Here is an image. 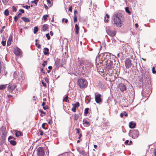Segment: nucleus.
I'll return each mask as SVG.
<instances>
[{
    "instance_id": "f257e3e1",
    "label": "nucleus",
    "mask_w": 156,
    "mask_h": 156,
    "mask_svg": "<svg viewBox=\"0 0 156 156\" xmlns=\"http://www.w3.org/2000/svg\"><path fill=\"white\" fill-rule=\"evenodd\" d=\"M122 16V14L120 13H118L114 15V23L116 26L120 27L122 26L123 23L121 20Z\"/></svg>"
},
{
    "instance_id": "f03ea898",
    "label": "nucleus",
    "mask_w": 156,
    "mask_h": 156,
    "mask_svg": "<svg viewBox=\"0 0 156 156\" xmlns=\"http://www.w3.org/2000/svg\"><path fill=\"white\" fill-rule=\"evenodd\" d=\"M83 69H85L86 72L89 73L92 70L93 68V64L90 61H84L83 63Z\"/></svg>"
},
{
    "instance_id": "7ed1b4c3",
    "label": "nucleus",
    "mask_w": 156,
    "mask_h": 156,
    "mask_svg": "<svg viewBox=\"0 0 156 156\" xmlns=\"http://www.w3.org/2000/svg\"><path fill=\"white\" fill-rule=\"evenodd\" d=\"M78 85L81 88H84L87 86V81L84 79H80L78 80Z\"/></svg>"
},
{
    "instance_id": "20e7f679",
    "label": "nucleus",
    "mask_w": 156,
    "mask_h": 156,
    "mask_svg": "<svg viewBox=\"0 0 156 156\" xmlns=\"http://www.w3.org/2000/svg\"><path fill=\"white\" fill-rule=\"evenodd\" d=\"M66 63V61L64 58H62L61 60L60 59L57 58L55 62V64L58 67L59 66L62 67Z\"/></svg>"
},
{
    "instance_id": "39448f33",
    "label": "nucleus",
    "mask_w": 156,
    "mask_h": 156,
    "mask_svg": "<svg viewBox=\"0 0 156 156\" xmlns=\"http://www.w3.org/2000/svg\"><path fill=\"white\" fill-rule=\"evenodd\" d=\"M114 59L112 58L105 61V64L106 68L108 69H112V66L114 61Z\"/></svg>"
},
{
    "instance_id": "423d86ee",
    "label": "nucleus",
    "mask_w": 156,
    "mask_h": 156,
    "mask_svg": "<svg viewBox=\"0 0 156 156\" xmlns=\"http://www.w3.org/2000/svg\"><path fill=\"white\" fill-rule=\"evenodd\" d=\"M150 76L148 73L145 72L142 75V79L141 81H145L146 82H148L150 80Z\"/></svg>"
},
{
    "instance_id": "0eeeda50",
    "label": "nucleus",
    "mask_w": 156,
    "mask_h": 156,
    "mask_svg": "<svg viewBox=\"0 0 156 156\" xmlns=\"http://www.w3.org/2000/svg\"><path fill=\"white\" fill-rule=\"evenodd\" d=\"M112 66V69L118 70L120 67L119 62L118 61H116L114 60Z\"/></svg>"
},
{
    "instance_id": "6e6552de",
    "label": "nucleus",
    "mask_w": 156,
    "mask_h": 156,
    "mask_svg": "<svg viewBox=\"0 0 156 156\" xmlns=\"http://www.w3.org/2000/svg\"><path fill=\"white\" fill-rule=\"evenodd\" d=\"M111 54L109 53H105L103 55L102 57V60H104L105 61L106 60H109L112 59L111 58Z\"/></svg>"
},
{
    "instance_id": "1a4fd4ad",
    "label": "nucleus",
    "mask_w": 156,
    "mask_h": 156,
    "mask_svg": "<svg viewBox=\"0 0 156 156\" xmlns=\"http://www.w3.org/2000/svg\"><path fill=\"white\" fill-rule=\"evenodd\" d=\"M38 156H44V151L43 147H39L37 150Z\"/></svg>"
},
{
    "instance_id": "9d476101",
    "label": "nucleus",
    "mask_w": 156,
    "mask_h": 156,
    "mask_svg": "<svg viewBox=\"0 0 156 156\" xmlns=\"http://www.w3.org/2000/svg\"><path fill=\"white\" fill-rule=\"evenodd\" d=\"M118 87L122 92H123L126 90V84L124 83H120L119 84L118 86Z\"/></svg>"
},
{
    "instance_id": "9b49d317",
    "label": "nucleus",
    "mask_w": 156,
    "mask_h": 156,
    "mask_svg": "<svg viewBox=\"0 0 156 156\" xmlns=\"http://www.w3.org/2000/svg\"><path fill=\"white\" fill-rule=\"evenodd\" d=\"M14 53L16 55L18 56L22 54V52L20 48L18 47H16L14 49Z\"/></svg>"
},
{
    "instance_id": "f8f14e48",
    "label": "nucleus",
    "mask_w": 156,
    "mask_h": 156,
    "mask_svg": "<svg viewBox=\"0 0 156 156\" xmlns=\"http://www.w3.org/2000/svg\"><path fill=\"white\" fill-rule=\"evenodd\" d=\"M125 62V66L126 68L128 69L132 65L131 61L129 58H126Z\"/></svg>"
},
{
    "instance_id": "ddd939ff",
    "label": "nucleus",
    "mask_w": 156,
    "mask_h": 156,
    "mask_svg": "<svg viewBox=\"0 0 156 156\" xmlns=\"http://www.w3.org/2000/svg\"><path fill=\"white\" fill-rule=\"evenodd\" d=\"M95 101L97 103H99L101 102V95L100 94H98L97 95H96V94H95Z\"/></svg>"
},
{
    "instance_id": "4468645a",
    "label": "nucleus",
    "mask_w": 156,
    "mask_h": 156,
    "mask_svg": "<svg viewBox=\"0 0 156 156\" xmlns=\"http://www.w3.org/2000/svg\"><path fill=\"white\" fill-rule=\"evenodd\" d=\"M139 132L137 130L134 129L133 131V137L134 139H136L138 137Z\"/></svg>"
},
{
    "instance_id": "2eb2a0df",
    "label": "nucleus",
    "mask_w": 156,
    "mask_h": 156,
    "mask_svg": "<svg viewBox=\"0 0 156 156\" xmlns=\"http://www.w3.org/2000/svg\"><path fill=\"white\" fill-rule=\"evenodd\" d=\"M73 108H72V111L74 112H75L76 111V108L80 106V104L79 102H77L76 103L73 104Z\"/></svg>"
},
{
    "instance_id": "dca6fc26",
    "label": "nucleus",
    "mask_w": 156,
    "mask_h": 156,
    "mask_svg": "<svg viewBox=\"0 0 156 156\" xmlns=\"http://www.w3.org/2000/svg\"><path fill=\"white\" fill-rule=\"evenodd\" d=\"M107 34L111 37H113L115 36L116 34L115 31H111L110 29H108L107 31Z\"/></svg>"
},
{
    "instance_id": "f3484780",
    "label": "nucleus",
    "mask_w": 156,
    "mask_h": 156,
    "mask_svg": "<svg viewBox=\"0 0 156 156\" xmlns=\"http://www.w3.org/2000/svg\"><path fill=\"white\" fill-rule=\"evenodd\" d=\"M44 53L45 55H48L49 54V49L47 48H44Z\"/></svg>"
},
{
    "instance_id": "a211bd4d",
    "label": "nucleus",
    "mask_w": 156,
    "mask_h": 156,
    "mask_svg": "<svg viewBox=\"0 0 156 156\" xmlns=\"http://www.w3.org/2000/svg\"><path fill=\"white\" fill-rule=\"evenodd\" d=\"M136 126V123L133 122H130L129 123V126L130 128H133Z\"/></svg>"
},
{
    "instance_id": "6ab92c4d",
    "label": "nucleus",
    "mask_w": 156,
    "mask_h": 156,
    "mask_svg": "<svg viewBox=\"0 0 156 156\" xmlns=\"http://www.w3.org/2000/svg\"><path fill=\"white\" fill-rule=\"evenodd\" d=\"M75 33L76 34L79 33V27L77 24H76L75 25Z\"/></svg>"
},
{
    "instance_id": "aec40b11",
    "label": "nucleus",
    "mask_w": 156,
    "mask_h": 156,
    "mask_svg": "<svg viewBox=\"0 0 156 156\" xmlns=\"http://www.w3.org/2000/svg\"><path fill=\"white\" fill-rule=\"evenodd\" d=\"M48 28V25L47 24H44L43 26L42 30L43 31H45Z\"/></svg>"
},
{
    "instance_id": "412c9836",
    "label": "nucleus",
    "mask_w": 156,
    "mask_h": 156,
    "mask_svg": "<svg viewBox=\"0 0 156 156\" xmlns=\"http://www.w3.org/2000/svg\"><path fill=\"white\" fill-rule=\"evenodd\" d=\"M21 19L25 22H29L30 21V19L28 18L22 17Z\"/></svg>"
},
{
    "instance_id": "4be33fe9",
    "label": "nucleus",
    "mask_w": 156,
    "mask_h": 156,
    "mask_svg": "<svg viewBox=\"0 0 156 156\" xmlns=\"http://www.w3.org/2000/svg\"><path fill=\"white\" fill-rule=\"evenodd\" d=\"M128 115L127 113L125 111H124L120 114L121 117H123V116H127Z\"/></svg>"
},
{
    "instance_id": "5701e85b",
    "label": "nucleus",
    "mask_w": 156,
    "mask_h": 156,
    "mask_svg": "<svg viewBox=\"0 0 156 156\" xmlns=\"http://www.w3.org/2000/svg\"><path fill=\"white\" fill-rule=\"evenodd\" d=\"M16 136L17 137L19 136H21L22 135L21 134V133L20 132V131H16V133L15 134Z\"/></svg>"
},
{
    "instance_id": "b1692460",
    "label": "nucleus",
    "mask_w": 156,
    "mask_h": 156,
    "mask_svg": "<svg viewBox=\"0 0 156 156\" xmlns=\"http://www.w3.org/2000/svg\"><path fill=\"white\" fill-rule=\"evenodd\" d=\"M83 124H85L86 125V126H89L90 125V123L89 122H88L86 120H83Z\"/></svg>"
},
{
    "instance_id": "393cba45",
    "label": "nucleus",
    "mask_w": 156,
    "mask_h": 156,
    "mask_svg": "<svg viewBox=\"0 0 156 156\" xmlns=\"http://www.w3.org/2000/svg\"><path fill=\"white\" fill-rule=\"evenodd\" d=\"M7 84H2L0 85V90H2L5 89L7 86Z\"/></svg>"
},
{
    "instance_id": "a878e982",
    "label": "nucleus",
    "mask_w": 156,
    "mask_h": 156,
    "mask_svg": "<svg viewBox=\"0 0 156 156\" xmlns=\"http://www.w3.org/2000/svg\"><path fill=\"white\" fill-rule=\"evenodd\" d=\"M63 102L65 101L68 103L69 102V100H68V97L67 96H65V97L63 99Z\"/></svg>"
},
{
    "instance_id": "bb28decb",
    "label": "nucleus",
    "mask_w": 156,
    "mask_h": 156,
    "mask_svg": "<svg viewBox=\"0 0 156 156\" xmlns=\"http://www.w3.org/2000/svg\"><path fill=\"white\" fill-rule=\"evenodd\" d=\"M8 90L9 92H12L13 90L12 89V87H11V85H9L8 87Z\"/></svg>"
},
{
    "instance_id": "cd10ccee",
    "label": "nucleus",
    "mask_w": 156,
    "mask_h": 156,
    "mask_svg": "<svg viewBox=\"0 0 156 156\" xmlns=\"http://www.w3.org/2000/svg\"><path fill=\"white\" fill-rule=\"evenodd\" d=\"M9 141L12 145L14 146L16 144V142L15 140H9Z\"/></svg>"
},
{
    "instance_id": "c85d7f7f",
    "label": "nucleus",
    "mask_w": 156,
    "mask_h": 156,
    "mask_svg": "<svg viewBox=\"0 0 156 156\" xmlns=\"http://www.w3.org/2000/svg\"><path fill=\"white\" fill-rule=\"evenodd\" d=\"M126 12L128 13L129 14H131V12L129 10V8L128 7H126L125 8Z\"/></svg>"
},
{
    "instance_id": "c756f323",
    "label": "nucleus",
    "mask_w": 156,
    "mask_h": 156,
    "mask_svg": "<svg viewBox=\"0 0 156 156\" xmlns=\"http://www.w3.org/2000/svg\"><path fill=\"white\" fill-rule=\"evenodd\" d=\"M9 11L8 9H6L5 10L4 14L6 16H7L9 15Z\"/></svg>"
},
{
    "instance_id": "7c9ffc66",
    "label": "nucleus",
    "mask_w": 156,
    "mask_h": 156,
    "mask_svg": "<svg viewBox=\"0 0 156 156\" xmlns=\"http://www.w3.org/2000/svg\"><path fill=\"white\" fill-rule=\"evenodd\" d=\"M38 27H35L34 29V34H36L38 31Z\"/></svg>"
},
{
    "instance_id": "2f4dec72",
    "label": "nucleus",
    "mask_w": 156,
    "mask_h": 156,
    "mask_svg": "<svg viewBox=\"0 0 156 156\" xmlns=\"http://www.w3.org/2000/svg\"><path fill=\"white\" fill-rule=\"evenodd\" d=\"M5 144V139H3L2 140H1V142H0V144L1 145H3L4 144Z\"/></svg>"
},
{
    "instance_id": "473e14b6",
    "label": "nucleus",
    "mask_w": 156,
    "mask_h": 156,
    "mask_svg": "<svg viewBox=\"0 0 156 156\" xmlns=\"http://www.w3.org/2000/svg\"><path fill=\"white\" fill-rule=\"evenodd\" d=\"M13 77L15 78H16L17 77H18V75H17V73L15 71L14 72V74H13Z\"/></svg>"
},
{
    "instance_id": "72a5a7b5",
    "label": "nucleus",
    "mask_w": 156,
    "mask_h": 156,
    "mask_svg": "<svg viewBox=\"0 0 156 156\" xmlns=\"http://www.w3.org/2000/svg\"><path fill=\"white\" fill-rule=\"evenodd\" d=\"M89 109L88 108H86L84 110V114H87L88 113V111Z\"/></svg>"
},
{
    "instance_id": "f704fd0d",
    "label": "nucleus",
    "mask_w": 156,
    "mask_h": 156,
    "mask_svg": "<svg viewBox=\"0 0 156 156\" xmlns=\"http://www.w3.org/2000/svg\"><path fill=\"white\" fill-rule=\"evenodd\" d=\"M20 34L22 35H24L25 34L24 31H23V29L22 28L20 29Z\"/></svg>"
},
{
    "instance_id": "c9c22d12",
    "label": "nucleus",
    "mask_w": 156,
    "mask_h": 156,
    "mask_svg": "<svg viewBox=\"0 0 156 156\" xmlns=\"http://www.w3.org/2000/svg\"><path fill=\"white\" fill-rule=\"evenodd\" d=\"M74 22L75 23H76L77 22V16L76 15H74Z\"/></svg>"
},
{
    "instance_id": "e433bc0d",
    "label": "nucleus",
    "mask_w": 156,
    "mask_h": 156,
    "mask_svg": "<svg viewBox=\"0 0 156 156\" xmlns=\"http://www.w3.org/2000/svg\"><path fill=\"white\" fill-rule=\"evenodd\" d=\"M46 123H43L42 124V128L44 129H47V127H45V125H46Z\"/></svg>"
},
{
    "instance_id": "4c0bfd02",
    "label": "nucleus",
    "mask_w": 156,
    "mask_h": 156,
    "mask_svg": "<svg viewBox=\"0 0 156 156\" xmlns=\"http://www.w3.org/2000/svg\"><path fill=\"white\" fill-rule=\"evenodd\" d=\"M9 0H2V2L5 5H7L6 3L8 2Z\"/></svg>"
},
{
    "instance_id": "58836bf2",
    "label": "nucleus",
    "mask_w": 156,
    "mask_h": 156,
    "mask_svg": "<svg viewBox=\"0 0 156 156\" xmlns=\"http://www.w3.org/2000/svg\"><path fill=\"white\" fill-rule=\"evenodd\" d=\"M39 0H34V1H32L31 2L32 3H34V4L36 5L37 4V3L38 2Z\"/></svg>"
},
{
    "instance_id": "ea45409f",
    "label": "nucleus",
    "mask_w": 156,
    "mask_h": 156,
    "mask_svg": "<svg viewBox=\"0 0 156 156\" xmlns=\"http://www.w3.org/2000/svg\"><path fill=\"white\" fill-rule=\"evenodd\" d=\"M48 16V15H45L43 16V18L44 20H47V18Z\"/></svg>"
},
{
    "instance_id": "a19ab883",
    "label": "nucleus",
    "mask_w": 156,
    "mask_h": 156,
    "mask_svg": "<svg viewBox=\"0 0 156 156\" xmlns=\"http://www.w3.org/2000/svg\"><path fill=\"white\" fill-rule=\"evenodd\" d=\"M15 138L14 137H13L10 136L8 138V141L10 140L11 139H13V140L15 139Z\"/></svg>"
},
{
    "instance_id": "79ce46f5",
    "label": "nucleus",
    "mask_w": 156,
    "mask_h": 156,
    "mask_svg": "<svg viewBox=\"0 0 156 156\" xmlns=\"http://www.w3.org/2000/svg\"><path fill=\"white\" fill-rule=\"evenodd\" d=\"M46 37H47V39L48 40H50L51 38L49 33L46 34Z\"/></svg>"
},
{
    "instance_id": "37998d69",
    "label": "nucleus",
    "mask_w": 156,
    "mask_h": 156,
    "mask_svg": "<svg viewBox=\"0 0 156 156\" xmlns=\"http://www.w3.org/2000/svg\"><path fill=\"white\" fill-rule=\"evenodd\" d=\"M23 7V8H26V9H28L30 8V6L26 5L25 6H24Z\"/></svg>"
},
{
    "instance_id": "c03bdc74",
    "label": "nucleus",
    "mask_w": 156,
    "mask_h": 156,
    "mask_svg": "<svg viewBox=\"0 0 156 156\" xmlns=\"http://www.w3.org/2000/svg\"><path fill=\"white\" fill-rule=\"evenodd\" d=\"M13 11V12H16L17 11V9L14 6H12Z\"/></svg>"
},
{
    "instance_id": "a18cd8bd",
    "label": "nucleus",
    "mask_w": 156,
    "mask_h": 156,
    "mask_svg": "<svg viewBox=\"0 0 156 156\" xmlns=\"http://www.w3.org/2000/svg\"><path fill=\"white\" fill-rule=\"evenodd\" d=\"M11 85V87H12V89L13 90L15 89L16 87V86L15 85Z\"/></svg>"
},
{
    "instance_id": "49530a36",
    "label": "nucleus",
    "mask_w": 156,
    "mask_h": 156,
    "mask_svg": "<svg viewBox=\"0 0 156 156\" xmlns=\"http://www.w3.org/2000/svg\"><path fill=\"white\" fill-rule=\"evenodd\" d=\"M75 129L77 131V133L80 134V129L78 128H76Z\"/></svg>"
},
{
    "instance_id": "de8ad7c7",
    "label": "nucleus",
    "mask_w": 156,
    "mask_h": 156,
    "mask_svg": "<svg viewBox=\"0 0 156 156\" xmlns=\"http://www.w3.org/2000/svg\"><path fill=\"white\" fill-rule=\"evenodd\" d=\"M43 108L44 110H46L48 109V106L47 105H45L43 106Z\"/></svg>"
},
{
    "instance_id": "09e8293b",
    "label": "nucleus",
    "mask_w": 156,
    "mask_h": 156,
    "mask_svg": "<svg viewBox=\"0 0 156 156\" xmlns=\"http://www.w3.org/2000/svg\"><path fill=\"white\" fill-rule=\"evenodd\" d=\"M152 73H156V71L155 69V68L153 67L152 69Z\"/></svg>"
},
{
    "instance_id": "8fccbe9b",
    "label": "nucleus",
    "mask_w": 156,
    "mask_h": 156,
    "mask_svg": "<svg viewBox=\"0 0 156 156\" xmlns=\"http://www.w3.org/2000/svg\"><path fill=\"white\" fill-rule=\"evenodd\" d=\"M19 18L16 16L14 17V21L15 22H16L18 20Z\"/></svg>"
},
{
    "instance_id": "3c124183",
    "label": "nucleus",
    "mask_w": 156,
    "mask_h": 156,
    "mask_svg": "<svg viewBox=\"0 0 156 156\" xmlns=\"http://www.w3.org/2000/svg\"><path fill=\"white\" fill-rule=\"evenodd\" d=\"M47 61H45L44 62V63L42 64V65L44 66V67L45 66V64L47 63Z\"/></svg>"
},
{
    "instance_id": "603ef678",
    "label": "nucleus",
    "mask_w": 156,
    "mask_h": 156,
    "mask_svg": "<svg viewBox=\"0 0 156 156\" xmlns=\"http://www.w3.org/2000/svg\"><path fill=\"white\" fill-rule=\"evenodd\" d=\"M2 44L3 46H5L6 44V41H2Z\"/></svg>"
},
{
    "instance_id": "864d4df0",
    "label": "nucleus",
    "mask_w": 156,
    "mask_h": 156,
    "mask_svg": "<svg viewBox=\"0 0 156 156\" xmlns=\"http://www.w3.org/2000/svg\"><path fill=\"white\" fill-rule=\"evenodd\" d=\"M22 15V13L20 12L18 15L16 16L19 18H20Z\"/></svg>"
},
{
    "instance_id": "5fc2aeb1",
    "label": "nucleus",
    "mask_w": 156,
    "mask_h": 156,
    "mask_svg": "<svg viewBox=\"0 0 156 156\" xmlns=\"http://www.w3.org/2000/svg\"><path fill=\"white\" fill-rule=\"evenodd\" d=\"M11 42L10 41H7V45L8 46H9L11 44Z\"/></svg>"
},
{
    "instance_id": "6e6d98bb",
    "label": "nucleus",
    "mask_w": 156,
    "mask_h": 156,
    "mask_svg": "<svg viewBox=\"0 0 156 156\" xmlns=\"http://www.w3.org/2000/svg\"><path fill=\"white\" fill-rule=\"evenodd\" d=\"M108 18L107 19H106V17H105L104 21L105 23H108Z\"/></svg>"
},
{
    "instance_id": "4d7b16f0",
    "label": "nucleus",
    "mask_w": 156,
    "mask_h": 156,
    "mask_svg": "<svg viewBox=\"0 0 156 156\" xmlns=\"http://www.w3.org/2000/svg\"><path fill=\"white\" fill-rule=\"evenodd\" d=\"M12 40V37H10L7 41H10L11 42Z\"/></svg>"
},
{
    "instance_id": "13d9d810",
    "label": "nucleus",
    "mask_w": 156,
    "mask_h": 156,
    "mask_svg": "<svg viewBox=\"0 0 156 156\" xmlns=\"http://www.w3.org/2000/svg\"><path fill=\"white\" fill-rule=\"evenodd\" d=\"M19 11H20L22 13H24V10L23 9H20L19 10Z\"/></svg>"
},
{
    "instance_id": "bf43d9fd",
    "label": "nucleus",
    "mask_w": 156,
    "mask_h": 156,
    "mask_svg": "<svg viewBox=\"0 0 156 156\" xmlns=\"http://www.w3.org/2000/svg\"><path fill=\"white\" fill-rule=\"evenodd\" d=\"M42 83L43 84V86H44V87H46V85L45 83H44L43 82H42Z\"/></svg>"
},
{
    "instance_id": "052dcab7",
    "label": "nucleus",
    "mask_w": 156,
    "mask_h": 156,
    "mask_svg": "<svg viewBox=\"0 0 156 156\" xmlns=\"http://www.w3.org/2000/svg\"><path fill=\"white\" fill-rule=\"evenodd\" d=\"M77 13H78L77 11L76 10H74V15H76V14H77Z\"/></svg>"
},
{
    "instance_id": "680f3d73",
    "label": "nucleus",
    "mask_w": 156,
    "mask_h": 156,
    "mask_svg": "<svg viewBox=\"0 0 156 156\" xmlns=\"http://www.w3.org/2000/svg\"><path fill=\"white\" fill-rule=\"evenodd\" d=\"M44 6L45 7V9H48V6L45 4H44Z\"/></svg>"
},
{
    "instance_id": "e2e57ef3",
    "label": "nucleus",
    "mask_w": 156,
    "mask_h": 156,
    "mask_svg": "<svg viewBox=\"0 0 156 156\" xmlns=\"http://www.w3.org/2000/svg\"><path fill=\"white\" fill-rule=\"evenodd\" d=\"M69 11L72 12V7H70L69 9Z\"/></svg>"
},
{
    "instance_id": "0e129e2a",
    "label": "nucleus",
    "mask_w": 156,
    "mask_h": 156,
    "mask_svg": "<svg viewBox=\"0 0 156 156\" xmlns=\"http://www.w3.org/2000/svg\"><path fill=\"white\" fill-rule=\"evenodd\" d=\"M50 34L52 36L53 35V33L52 31H51L50 32Z\"/></svg>"
},
{
    "instance_id": "69168bd1",
    "label": "nucleus",
    "mask_w": 156,
    "mask_h": 156,
    "mask_svg": "<svg viewBox=\"0 0 156 156\" xmlns=\"http://www.w3.org/2000/svg\"><path fill=\"white\" fill-rule=\"evenodd\" d=\"M129 142V141L128 140H126L125 142V144L127 145L128 144Z\"/></svg>"
},
{
    "instance_id": "338daca9",
    "label": "nucleus",
    "mask_w": 156,
    "mask_h": 156,
    "mask_svg": "<svg viewBox=\"0 0 156 156\" xmlns=\"http://www.w3.org/2000/svg\"><path fill=\"white\" fill-rule=\"evenodd\" d=\"M47 1L48 4H50L51 3V1L50 0H47Z\"/></svg>"
},
{
    "instance_id": "774afa93",
    "label": "nucleus",
    "mask_w": 156,
    "mask_h": 156,
    "mask_svg": "<svg viewBox=\"0 0 156 156\" xmlns=\"http://www.w3.org/2000/svg\"><path fill=\"white\" fill-rule=\"evenodd\" d=\"M154 156H156V149L154 150Z\"/></svg>"
}]
</instances>
